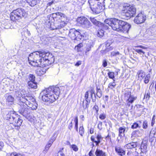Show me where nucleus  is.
<instances>
[{
    "instance_id": "nucleus-54",
    "label": "nucleus",
    "mask_w": 156,
    "mask_h": 156,
    "mask_svg": "<svg viewBox=\"0 0 156 156\" xmlns=\"http://www.w3.org/2000/svg\"><path fill=\"white\" fill-rule=\"evenodd\" d=\"M81 64V61H78L75 64V66H78Z\"/></svg>"
},
{
    "instance_id": "nucleus-32",
    "label": "nucleus",
    "mask_w": 156,
    "mask_h": 156,
    "mask_svg": "<svg viewBox=\"0 0 156 156\" xmlns=\"http://www.w3.org/2000/svg\"><path fill=\"white\" fill-rule=\"evenodd\" d=\"M90 102V101H86L85 103L84 101L83 103V106L84 109H86V108H88V105Z\"/></svg>"
},
{
    "instance_id": "nucleus-33",
    "label": "nucleus",
    "mask_w": 156,
    "mask_h": 156,
    "mask_svg": "<svg viewBox=\"0 0 156 156\" xmlns=\"http://www.w3.org/2000/svg\"><path fill=\"white\" fill-rule=\"evenodd\" d=\"M108 75L109 77L110 78L112 79L114 81H115V80L114 79L115 78L114 73L113 72H109L108 73Z\"/></svg>"
},
{
    "instance_id": "nucleus-31",
    "label": "nucleus",
    "mask_w": 156,
    "mask_h": 156,
    "mask_svg": "<svg viewBox=\"0 0 156 156\" xmlns=\"http://www.w3.org/2000/svg\"><path fill=\"white\" fill-rule=\"evenodd\" d=\"M74 121L75 123V128L76 131H78V119L77 116L75 117Z\"/></svg>"
},
{
    "instance_id": "nucleus-59",
    "label": "nucleus",
    "mask_w": 156,
    "mask_h": 156,
    "mask_svg": "<svg viewBox=\"0 0 156 156\" xmlns=\"http://www.w3.org/2000/svg\"><path fill=\"white\" fill-rule=\"evenodd\" d=\"M115 7V5L113 3H111L110 5L109 6V8H114Z\"/></svg>"
},
{
    "instance_id": "nucleus-3",
    "label": "nucleus",
    "mask_w": 156,
    "mask_h": 156,
    "mask_svg": "<svg viewBox=\"0 0 156 156\" xmlns=\"http://www.w3.org/2000/svg\"><path fill=\"white\" fill-rule=\"evenodd\" d=\"M60 93V90L58 87L50 86L42 90L40 96L42 100L49 103H52L57 99Z\"/></svg>"
},
{
    "instance_id": "nucleus-27",
    "label": "nucleus",
    "mask_w": 156,
    "mask_h": 156,
    "mask_svg": "<svg viewBox=\"0 0 156 156\" xmlns=\"http://www.w3.org/2000/svg\"><path fill=\"white\" fill-rule=\"evenodd\" d=\"M96 138L97 140L95 141V143H96V145L98 146L101 142L100 140L102 139V137L100 134H98Z\"/></svg>"
},
{
    "instance_id": "nucleus-21",
    "label": "nucleus",
    "mask_w": 156,
    "mask_h": 156,
    "mask_svg": "<svg viewBox=\"0 0 156 156\" xmlns=\"http://www.w3.org/2000/svg\"><path fill=\"white\" fill-rule=\"evenodd\" d=\"M41 0H27V2L31 6H34L37 4Z\"/></svg>"
},
{
    "instance_id": "nucleus-17",
    "label": "nucleus",
    "mask_w": 156,
    "mask_h": 156,
    "mask_svg": "<svg viewBox=\"0 0 156 156\" xmlns=\"http://www.w3.org/2000/svg\"><path fill=\"white\" fill-rule=\"evenodd\" d=\"M147 141L145 140H143L141 145V151H145L147 149Z\"/></svg>"
},
{
    "instance_id": "nucleus-25",
    "label": "nucleus",
    "mask_w": 156,
    "mask_h": 156,
    "mask_svg": "<svg viewBox=\"0 0 156 156\" xmlns=\"http://www.w3.org/2000/svg\"><path fill=\"white\" fill-rule=\"evenodd\" d=\"M6 101L9 102H13L14 100V98L11 95H6L5 97Z\"/></svg>"
},
{
    "instance_id": "nucleus-2",
    "label": "nucleus",
    "mask_w": 156,
    "mask_h": 156,
    "mask_svg": "<svg viewBox=\"0 0 156 156\" xmlns=\"http://www.w3.org/2000/svg\"><path fill=\"white\" fill-rule=\"evenodd\" d=\"M21 102H20L18 107L19 112L20 114L25 117H27L29 113L28 109L26 108V105L31 108L32 110L36 109L38 105L35 99L31 96H23L21 94H19Z\"/></svg>"
},
{
    "instance_id": "nucleus-35",
    "label": "nucleus",
    "mask_w": 156,
    "mask_h": 156,
    "mask_svg": "<svg viewBox=\"0 0 156 156\" xmlns=\"http://www.w3.org/2000/svg\"><path fill=\"white\" fill-rule=\"evenodd\" d=\"M90 21L94 25H97L99 24V22L94 18L90 17Z\"/></svg>"
},
{
    "instance_id": "nucleus-64",
    "label": "nucleus",
    "mask_w": 156,
    "mask_h": 156,
    "mask_svg": "<svg viewBox=\"0 0 156 156\" xmlns=\"http://www.w3.org/2000/svg\"><path fill=\"white\" fill-rule=\"evenodd\" d=\"M26 33L27 34L28 36H30V32L27 30L26 32Z\"/></svg>"
},
{
    "instance_id": "nucleus-37",
    "label": "nucleus",
    "mask_w": 156,
    "mask_h": 156,
    "mask_svg": "<svg viewBox=\"0 0 156 156\" xmlns=\"http://www.w3.org/2000/svg\"><path fill=\"white\" fill-rule=\"evenodd\" d=\"M116 86V84L114 81L112 83H110L108 85V87L112 89L114 88Z\"/></svg>"
},
{
    "instance_id": "nucleus-55",
    "label": "nucleus",
    "mask_w": 156,
    "mask_h": 156,
    "mask_svg": "<svg viewBox=\"0 0 156 156\" xmlns=\"http://www.w3.org/2000/svg\"><path fill=\"white\" fill-rule=\"evenodd\" d=\"M90 93L91 94H94V95L95 97H96V94H95V91L94 89H92L91 90H90Z\"/></svg>"
},
{
    "instance_id": "nucleus-60",
    "label": "nucleus",
    "mask_w": 156,
    "mask_h": 156,
    "mask_svg": "<svg viewBox=\"0 0 156 156\" xmlns=\"http://www.w3.org/2000/svg\"><path fill=\"white\" fill-rule=\"evenodd\" d=\"M3 143L0 141V150H1L2 148L3 147Z\"/></svg>"
},
{
    "instance_id": "nucleus-47",
    "label": "nucleus",
    "mask_w": 156,
    "mask_h": 156,
    "mask_svg": "<svg viewBox=\"0 0 156 156\" xmlns=\"http://www.w3.org/2000/svg\"><path fill=\"white\" fill-rule=\"evenodd\" d=\"M99 118L101 120H104L106 118V115L104 114H100L99 115Z\"/></svg>"
},
{
    "instance_id": "nucleus-11",
    "label": "nucleus",
    "mask_w": 156,
    "mask_h": 156,
    "mask_svg": "<svg viewBox=\"0 0 156 156\" xmlns=\"http://www.w3.org/2000/svg\"><path fill=\"white\" fill-rule=\"evenodd\" d=\"M90 8L93 14H97L102 12L105 8L101 2H98L97 5L91 7Z\"/></svg>"
},
{
    "instance_id": "nucleus-44",
    "label": "nucleus",
    "mask_w": 156,
    "mask_h": 156,
    "mask_svg": "<svg viewBox=\"0 0 156 156\" xmlns=\"http://www.w3.org/2000/svg\"><path fill=\"white\" fill-rule=\"evenodd\" d=\"M150 76L149 74H148L146 76L145 78L144 82L145 83H148L149 81V79L150 78Z\"/></svg>"
},
{
    "instance_id": "nucleus-52",
    "label": "nucleus",
    "mask_w": 156,
    "mask_h": 156,
    "mask_svg": "<svg viewBox=\"0 0 156 156\" xmlns=\"http://www.w3.org/2000/svg\"><path fill=\"white\" fill-rule=\"evenodd\" d=\"M88 91H87L85 94V98L86 99V101H88Z\"/></svg>"
},
{
    "instance_id": "nucleus-43",
    "label": "nucleus",
    "mask_w": 156,
    "mask_h": 156,
    "mask_svg": "<svg viewBox=\"0 0 156 156\" xmlns=\"http://www.w3.org/2000/svg\"><path fill=\"white\" fill-rule=\"evenodd\" d=\"M83 46V44L82 43H80L75 47V49H76L78 51H80V49Z\"/></svg>"
},
{
    "instance_id": "nucleus-1",
    "label": "nucleus",
    "mask_w": 156,
    "mask_h": 156,
    "mask_svg": "<svg viewBox=\"0 0 156 156\" xmlns=\"http://www.w3.org/2000/svg\"><path fill=\"white\" fill-rule=\"evenodd\" d=\"M28 60L33 66L44 67L53 63L54 57L49 52L39 51L30 54Z\"/></svg>"
},
{
    "instance_id": "nucleus-22",
    "label": "nucleus",
    "mask_w": 156,
    "mask_h": 156,
    "mask_svg": "<svg viewBox=\"0 0 156 156\" xmlns=\"http://www.w3.org/2000/svg\"><path fill=\"white\" fill-rule=\"evenodd\" d=\"M126 128L124 127H121L119 129V136L120 137L122 136V134H124L125 131H126Z\"/></svg>"
},
{
    "instance_id": "nucleus-6",
    "label": "nucleus",
    "mask_w": 156,
    "mask_h": 156,
    "mask_svg": "<svg viewBox=\"0 0 156 156\" xmlns=\"http://www.w3.org/2000/svg\"><path fill=\"white\" fill-rule=\"evenodd\" d=\"M26 16V13L23 9H18L14 10L10 13V18L13 21L19 20Z\"/></svg>"
},
{
    "instance_id": "nucleus-20",
    "label": "nucleus",
    "mask_w": 156,
    "mask_h": 156,
    "mask_svg": "<svg viewBox=\"0 0 156 156\" xmlns=\"http://www.w3.org/2000/svg\"><path fill=\"white\" fill-rule=\"evenodd\" d=\"M46 69L42 67L41 69H38L36 71V73L38 75L41 76L46 73Z\"/></svg>"
},
{
    "instance_id": "nucleus-41",
    "label": "nucleus",
    "mask_w": 156,
    "mask_h": 156,
    "mask_svg": "<svg viewBox=\"0 0 156 156\" xmlns=\"http://www.w3.org/2000/svg\"><path fill=\"white\" fill-rule=\"evenodd\" d=\"M30 81H35V77L33 75L30 74L29 76Z\"/></svg>"
},
{
    "instance_id": "nucleus-62",
    "label": "nucleus",
    "mask_w": 156,
    "mask_h": 156,
    "mask_svg": "<svg viewBox=\"0 0 156 156\" xmlns=\"http://www.w3.org/2000/svg\"><path fill=\"white\" fill-rule=\"evenodd\" d=\"M91 140L92 141L94 142H95V141H96V140H95L94 137V136H91Z\"/></svg>"
},
{
    "instance_id": "nucleus-9",
    "label": "nucleus",
    "mask_w": 156,
    "mask_h": 156,
    "mask_svg": "<svg viewBox=\"0 0 156 156\" xmlns=\"http://www.w3.org/2000/svg\"><path fill=\"white\" fill-rule=\"evenodd\" d=\"M54 15H56L57 18H59L62 22L61 23L60 25H58L56 24L55 28L53 29V30L61 28L66 25V23L64 22L66 20V17L65 14L61 12H56L55 14H54Z\"/></svg>"
},
{
    "instance_id": "nucleus-24",
    "label": "nucleus",
    "mask_w": 156,
    "mask_h": 156,
    "mask_svg": "<svg viewBox=\"0 0 156 156\" xmlns=\"http://www.w3.org/2000/svg\"><path fill=\"white\" fill-rule=\"evenodd\" d=\"M6 156H23V154L20 153L13 152L11 153H9Z\"/></svg>"
},
{
    "instance_id": "nucleus-51",
    "label": "nucleus",
    "mask_w": 156,
    "mask_h": 156,
    "mask_svg": "<svg viewBox=\"0 0 156 156\" xmlns=\"http://www.w3.org/2000/svg\"><path fill=\"white\" fill-rule=\"evenodd\" d=\"M93 108L96 110V113H97L99 110V108L98 106L96 105H95L93 107Z\"/></svg>"
},
{
    "instance_id": "nucleus-23",
    "label": "nucleus",
    "mask_w": 156,
    "mask_h": 156,
    "mask_svg": "<svg viewBox=\"0 0 156 156\" xmlns=\"http://www.w3.org/2000/svg\"><path fill=\"white\" fill-rule=\"evenodd\" d=\"M29 86L33 88L36 89L37 88V83L35 81H29L28 83Z\"/></svg>"
},
{
    "instance_id": "nucleus-38",
    "label": "nucleus",
    "mask_w": 156,
    "mask_h": 156,
    "mask_svg": "<svg viewBox=\"0 0 156 156\" xmlns=\"http://www.w3.org/2000/svg\"><path fill=\"white\" fill-rule=\"evenodd\" d=\"M84 132V129L83 126L80 127L79 128V133L80 135L82 136Z\"/></svg>"
},
{
    "instance_id": "nucleus-39",
    "label": "nucleus",
    "mask_w": 156,
    "mask_h": 156,
    "mask_svg": "<svg viewBox=\"0 0 156 156\" xmlns=\"http://www.w3.org/2000/svg\"><path fill=\"white\" fill-rule=\"evenodd\" d=\"M145 76V73L142 71H140L138 74V77L139 78L140 77L141 78H143Z\"/></svg>"
},
{
    "instance_id": "nucleus-45",
    "label": "nucleus",
    "mask_w": 156,
    "mask_h": 156,
    "mask_svg": "<svg viewBox=\"0 0 156 156\" xmlns=\"http://www.w3.org/2000/svg\"><path fill=\"white\" fill-rule=\"evenodd\" d=\"M147 126V122L146 120H145L143 124V127L144 129H146Z\"/></svg>"
},
{
    "instance_id": "nucleus-34",
    "label": "nucleus",
    "mask_w": 156,
    "mask_h": 156,
    "mask_svg": "<svg viewBox=\"0 0 156 156\" xmlns=\"http://www.w3.org/2000/svg\"><path fill=\"white\" fill-rule=\"evenodd\" d=\"M97 35L99 37H103L104 35V30H98Z\"/></svg>"
},
{
    "instance_id": "nucleus-49",
    "label": "nucleus",
    "mask_w": 156,
    "mask_h": 156,
    "mask_svg": "<svg viewBox=\"0 0 156 156\" xmlns=\"http://www.w3.org/2000/svg\"><path fill=\"white\" fill-rule=\"evenodd\" d=\"M155 115H154L152 118V122L151 123V126H153V125L155 123Z\"/></svg>"
},
{
    "instance_id": "nucleus-12",
    "label": "nucleus",
    "mask_w": 156,
    "mask_h": 156,
    "mask_svg": "<svg viewBox=\"0 0 156 156\" xmlns=\"http://www.w3.org/2000/svg\"><path fill=\"white\" fill-rule=\"evenodd\" d=\"M146 18L145 16L140 13L135 17L134 21L137 24H141L144 22L146 20Z\"/></svg>"
},
{
    "instance_id": "nucleus-4",
    "label": "nucleus",
    "mask_w": 156,
    "mask_h": 156,
    "mask_svg": "<svg viewBox=\"0 0 156 156\" xmlns=\"http://www.w3.org/2000/svg\"><path fill=\"white\" fill-rule=\"evenodd\" d=\"M5 119L10 122V123L13 125L15 126L19 127L22 124L23 120L21 119L20 115L16 114L13 111L9 112L6 115Z\"/></svg>"
},
{
    "instance_id": "nucleus-48",
    "label": "nucleus",
    "mask_w": 156,
    "mask_h": 156,
    "mask_svg": "<svg viewBox=\"0 0 156 156\" xmlns=\"http://www.w3.org/2000/svg\"><path fill=\"white\" fill-rule=\"evenodd\" d=\"M135 51L137 53L140 54H141L142 53H143V54H144L145 53V52L141 49H136L135 50Z\"/></svg>"
},
{
    "instance_id": "nucleus-57",
    "label": "nucleus",
    "mask_w": 156,
    "mask_h": 156,
    "mask_svg": "<svg viewBox=\"0 0 156 156\" xmlns=\"http://www.w3.org/2000/svg\"><path fill=\"white\" fill-rule=\"evenodd\" d=\"M101 126H102V122H101L99 123L98 124V128L100 129H101Z\"/></svg>"
},
{
    "instance_id": "nucleus-42",
    "label": "nucleus",
    "mask_w": 156,
    "mask_h": 156,
    "mask_svg": "<svg viewBox=\"0 0 156 156\" xmlns=\"http://www.w3.org/2000/svg\"><path fill=\"white\" fill-rule=\"evenodd\" d=\"M71 147L72 148L73 150L75 151H78V148L76 145L73 144L71 145Z\"/></svg>"
},
{
    "instance_id": "nucleus-13",
    "label": "nucleus",
    "mask_w": 156,
    "mask_h": 156,
    "mask_svg": "<svg viewBox=\"0 0 156 156\" xmlns=\"http://www.w3.org/2000/svg\"><path fill=\"white\" fill-rule=\"evenodd\" d=\"M117 19L114 18H111L110 19H106L105 20V23L108 24L109 26L111 27L113 30L116 29L115 27V25L116 22L117 21Z\"/></svg>"
},
{
    "instance_id": "nucleus-7",
    "label": "nucleus",
    "mask_w": 156,
    "mask_h": 156,
    "mask_svg": "<svg viewBox=\"0 0 156 156\" xmlns=\"http://www.w3.org/2000/svg\"><path fill=\"white\" fill-rule=\"evenodd\" d=\"M76 21L78 23L84 28H89L92 26L91 23L87 18L83 16L78 17Z\"/></svg>"
},
{
    "instance_id": "nucleus-19",
    "label": "nucleus",
    "mask_w": 156,
    "mask_h": 156,
    "mask_svg": "<svg viewBox=\"0 0 156 156\" xmlns=\"http://www.w3.org/2000/svg\"><path fill=\"white\" fill-rule=\"evenodd\" d=\"M95 154L96 156H106L105 152L98 149L96 150Z\"/></svg>"
},
{
    "instance_id": "nucleus-50",
    "label": "nucleus",
    "mask_w": 156,
    "mask_h": 156,
    "mask_svg": "<svg viewBox=\"0 0 156 156\" xmlns=\"http://www.w3.org/2000/svg\"><path fill=\"white\" fill-rule=\"evenodd\" d=\"M107 65V62L106 60H104L103 62L102 65L104 67H106Z\"/></svg>"
},
{
    "instance_id": "nucleus-26",
    "label": "nucleus",
    "mask_w": 156,
    "mask_h": 156,
    "mask_svg": "<svg viewBox=\"0 0 156 156\" xmlns=\"http://www.w3.org/2000/svg\"><path fill=\"white\" fill-rule=\"evenodd\" d=\"M150 97V92L149 90H146L145 92L144 99H146V100L148 101Z\"/></svg>"
},
{
    "instance_id": "nucleus-53",
    "label": "nucleus",
    "mask_w": 156,
    "mask_h": 156,
    "mask_svg": "<svg viewBox=\"0 0 156 156\" xmlns=\"http://www.w3.org/2000/svg\"><path fill=\"white\" fill-rule=\"evenodd\" d=\"M111 44L110 43L108 42H107L106 44V47L107 48V49L110 48L111 46H110Z\"/></svg>"
},
{
    "instance_id": "nucleus-14",
    "label": "nucleus",
    "mask_w": 156,
    "mask_h": 156,
    "mask_svg": "<svg viewBox=\"0 0 156 156\" xmlns=\"http://www.w3.org/2000/svg\"><path fill=\"white\" fill-rule=\"evenodd\" d=\"M115 150L116 152L119 155L122 156L125 154V151L119 146H116L115 147Z\"/></svg>"
},
{
    "instance_id": "nucleus-56",
    "label": "nucleus",
    "mask_w": 156,
    "mask_h": 156,
    "mask_svg": "<svg viewBox=\"0 0 156 156\" xmlns=\"http://www.w3.org/2000/svg\"><path fill=\"white\" fill-rule=\"evenodd\" d=\"M73 127L72 122H71V123L69 124L68 126V128L70 129L71 130Z\"/></svg>"
},
{
    "instance_id": "nucleus-5",
    "label": "nucleus",
    "mask_w": 156,
    "mask_h": 156,
    "mask_svg": "<svg viewBox=\"0 0 156 156\" xmlns=\"http://www.w3.org/2000/svg\"><path fill=\"white\" fill-rule=\"evenodd\" d=\"M115 23V27L117 29L113 30L118 31L122 32L125 33H128L131 27V26L126 22L118 19Z\"/></svg>"
},
{
    "instance_id": "nucleus-10",
    "label": "nucleus",
    "mask_w": 156,
    "mask_h": 156,
    "mask_svg": "<svg viewBox=\"0 0 156 156\" xmlns=\"http://www.w3.org/2000/svg\"><path fill=\"white\" fill-rule=\"evenodd\" d=\"M80 30H76L75 29H72L70 30L69 35L72 40H77L80 39L81 37V33Z\"/></svg>"
},
{
    "instance_id": "nucleus-46",
    "label": "nucleus",
    "mask_w": 156,
    "mask_h": 156,
    "mask_svg": "<svg viewBox=\"0 0 156 156\" xmlns=\"http://www.w3.org/2000/svg\"><path fill=\"white\" fill-rule=\"evenodd\" d=\"M56 137V136H55V134H53V136L51 137L50 140L49 141L52 144L53 142L55 140Z\"/></svg>"
},
{
    "instance_id": "nucleus-61",
    "label": "nucleus",
    "mask_w": 156,
    "mask_h": 156,
    "mask_svg": "<svg viewBox=\"0 0 156 156\" xmlns=\"http://www.w3.org/2000/svg\"><path fill=\"white\" fill-rule=\"evenodd\" d=\"M89 156H94V154L92 152V151H90L89 153Z\"/></svg>"
},
{
    "instance_id": "nucleus-58",
    "label": "nucleus",
    "mask_w": 156,
    "mask_h": 156,
    "mask_svg": "<svg viewBox=\"0 0 156 156\" xmlns=\"http://www.w3.org/2000/svg\"><path fill=\"white\" fill-rule=\"evenodd\" d=\"M91 49V46H90V45H89L88 46H87V47H86V51H89Z\"/></svg>"
},
{
    "instance_id": "nucleus-8",
    "label": "nucleus",
    "mask_w": 156,
    "mask_h": 156,
    "mask_svg": "<svg viewBox=\"0 0 156 156\" xmlns=\"http://www.w3.org/2000/svg\"><path fill=\"white\" fill-rule=\"evenodd\" d=\"M124 7L126 11L125 13L126 16L131 18L135 16L136 12V9L133 6L127 4L125 5Z\"/></svg>"
},
{
    "instance_id": "nucleus-28",
    "label": "nucleus",
    "mask_w": 156,
    "mask_h": 156,
    "mask_svg": "<svg viewBox=\"0 0 156 156\" xmlns=\"http://www.w3.org/2000/svg\"><path fill=\"white\" fill-rule=\"evenodd\" d=\"M136 98V97H134L133 96H131L127 99V101L129 103H132L135 100Z\"/></svg>"
},
{
    "instance_id": "nucleus-18",
    "label": "nucleus",
    "mask_w": 156,
    "mask_h": 156,
    "mask_svg": "<svg viewBox=\"0 0 156 156\" xmlns=\"http://www.w3.org/2000/svg\"><path fill=\"white\" fill-rule=\"evenodd\" d=\"M142 134L139 130L134 131L131 134V138L133 137H140L142 136Z\"/></svg>"
},
{
    "instance_id": "nucleus-30",
    "label": "nucleus",
    "mask_w": 156,
    "mask_h": 156,
    "mask_svg": "<svg viewBox=\"0 0 156 156\" xmlns=\"http://www.w3.org/2000/svg\"><path fill=\"white\" fill-rule=\"evenodd\" d=\"M52 144V143L49 141L48 144L46 145L45 149L44 150L43 152L44 153H45L49 149V147L51 146Z\"/></svg>"
},
{
    "instance_id": "nucleus-40",
    "label": "nucleus",
    "mask_w": 156,
    "mask_h": 156,
    "mask_svg": "<svg viewBox=\"0 0 156 156\" xmlns=\"http://www.w3.org/2000/svg\"><path fill=\"white\" fill-rule=\"evenodd\" d=\"M138 127H140L139 124L137 122H134L131 126V128L132 129H136Z\"/></svg>"
},
{
    "instance_id": "nucleus-15",
    "label": "nucleus",
    "mask_w": 156,
    "mask_h": 156,
    "mask_svg": "<svg viewBox=\"0 0 156 156\" xmlns=\"http://www.w3.org/2000/svg\"><path fill=\"white\" fill-rule=\"evenodd\" d=\"M111 56L112 57H116V58L119 59H122V55L118 51L112 52L111 53Z\"/></svg>"
},
{
    "instance_id": "nucleus-29",
    "label": "nucleus",
    "mask_w": 156,
    "mask_h": 156,
    "mask_svg": "<svg viewBox=\"0 0 156 156\" xmlns=\"http://www.w3.org/2000/svg\"><path fill=\"white\" fill-rule=\"evenodd\" d=\"M96 95L99 98H100L102 96V92L101 89L100 88H97V93Z\"/></svg>"
},
{
    "instance_id": "nucleus-63",
    "label": "nucleus",
    "mask_w": 156,
    "mask_h": 156,
    "mask_svg": "<svg viewBox=\"0 0 156 156\" xmlns=\"http://www.w3.org/2000/svg\"><path fill=\"white\" fill-rule=\"evenodd\" d=\"M90 134H93L94 133V129L93 128H90Z\"/></svg>"
},
{
    "instance_id": "nucleus-36",
    "label": "nucleus",
    "mask_w": 156,
    "mask_h": 156,
    "mask_svg": "<svg viewBox=\"0 0 156 156\" xmlns=\"http://www.w3.org/2000/svg\"><path fill=\"white\" fill-rule=\"evenodd\" d=\"M131 92L129 90H126L124 94L125 97L127 98L130 97L131 96Z\"/></svg>"
},
{
    "instance_id": "nucleus-16",
    "label": "nucleus",
    "mask_w": 156,
    "mask_h": 156,
    "mask_svg": "<svg viewBox=\"0 0 156 156\" xmlns=\"http://www.w3.org/2000/svg\"><path fill=\"white\" fill-rule=\"evenodd\" d=\"M137 145L136 142H132L126 144L125 146V148L127 149H132L135 148L137 147Z\"/></svg>"
}]
</instances>
